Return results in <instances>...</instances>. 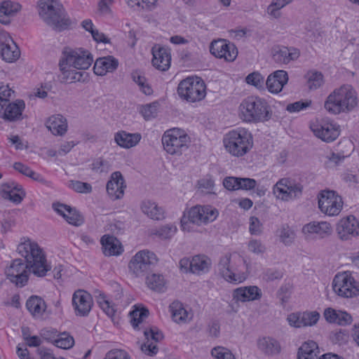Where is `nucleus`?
Segmentation results:
<instances>
[{"mask_svg":"<svg viewBox=\"0 0 359 359\" xmlns=\"http://www.w3.org/2000/svg\"><path fill=\"white\" fill-rule=\"evenodd\" d=\"M146 284L147 287L156 292H163L165 287V280L162 274L151 273L146 277Z\"/></svg>","mask_w":359,"mask_h":359,"instance_id":"a19ab883","label":"nucleus"},{"mask_svg":"<svg viewBox=\"0 0 359 359\" xmlns=\"http://www.w3.org/2000/svg\"><path fill=\"white\" fill-rule=\"evenodd\" d=\"M238 182L239 184V189H243V190H251L253 189L256 185L257 182L255 180L252 178H241L238 177Z\"/></svg>","mask_w":359,"mask_h":359,"instance_id":"774afa93","label":"nucleus"},{"mask_svg":"<svg viewBox=\"0 0 359 359\" xmlns=\"http://www.w3.org/2000/svg\"><path fill=\"white\" fill-rule=\"evenodd\" d=\"M118 65V60L112 56L100 57L96 60L93 70L97 75L103 76L114 71Z\"/></svg>","mask_w":359,"mask_h":359,"instance_id":"2f4dec72","label":"nucleus"},{"mask_svg":"<svg viewBox=\"0 0 359 359\" xmlns=\"http://www.w3.org/2000/svg\"><path fill=\"white\" fill-rule=\"evenodd\" d=\"M38 11L43 20L57 31L66 29L71 25L69 18L57 0H39Z\"/></svg>","mask_w":359,"mask_h":359,"instance_id":"7ed1b4c3","label":"nucleus"},{"mask_svg":"<svg viewBox=\"0 0 359 359\" xmlns=\"http://www.w3.org/2000/svg\"><path fill=\"white\" fill-rule=\"evenodd\" d=\"M142 139L139 133H130L126 130H119L114 134V142L121 148L130 149L137 146Z\"/></svg>","mask_w":359,"mask_h":359,"instance_id":"cd10ccee","label":"nucleus"},{"mask_svg":"<svg viewBox=\"0 0 359 359\" xmlns=\"http://www.w3.org/2000/svg\"><path fill=\"white\" fill-rule=\"evenodd\" d=\"M142 213L154 220H161L165 218V211L156 202L151 200H144L140 203Z\"/></svg>","mask_w":359,"mask_h":359,"instance_id":"7c9ffc66","label":"nucleus"},{"mask_svg":"<svg viewBox=\"0 0 359 359\" xmlns=\"http://www.w3.org/2000/svg\"><path fill=\"white\" fill-rule=\"evenodd\" d=\"M299 56V53L297 49L287 47L274 50L273 53L274 61L280 64H288L290 61L297 60Z\"/></svg>","mask_w":359,"mask_h":359,"instance_id":"f704fd0d","label":"nucleus"},{"mask_svg":"<svg viewBox=\"0 0 359 359\" xmlns=\"http://www.w3.org/2000/svg\"><path fill=\"white\" fill-rule=\"evenodd\" d=\"M311 104V100H299L287 105L286 109L290 113L299 112Z\"/></svg>","mask_w":359,"mask_h":359,"instance_id":"4d7b16f0","label":"nucleus"},{"mask_svg":"<svg viewBox=\"0 0 359 359\" xmlns=\"http://www.w3.org/2000/svg\"><path fill=\"white\" fill-rule=\"evenodd\" d=\"M53 344L62 349H69L74 345V339L69 334L62 332L57 335Z\"/></svg>","mask_w":359,"mask_h":359,"instance_id":"a18cd8bd","label":"nucleus"},{"mask_svg":"<svg viewBox=\"0 0 359 359\" xmlns=\"http://www.w3.org/2000/svg\"><path fill=\"white\" fill-rule=\"evenodd\" d=\"M248 270L245 260L237 253H226L222 256L217 264L219 274L227 282L238 284L247 278V273L242 269Z\"/></svg>","mask_w":359,"mask_h":359,"instance_id":"f03ea898","label":"nucleus"},{"mask_svg":"<svg viewBox=\"0 0 359 359\" xmlns=\"http://www.w3.org/2000/svg\"><path fill=\"white\" fill-rule=\"evenodd\" d=\"M332 288L341 297L352 298L359 295V282L349 271L337 273L333 279Z\"/></svg>","mask_w":359,"mask_h":359,"instance_id":"9d476101","label":"nucleus"},{"mask_svg":"<svg viewBox=\"0 0 359 359\" xmlns=\"http://www.w3.org/2000/svg\"><path fill=\"white\" fill-rule=\"evenodd\" d=\"M287 81L288 75L287 72L277 70L268 76L266 85L268 90H283Z\"/></svg>","mask_w":359,"mask_h":359,"instance_id":"473e14b6","label":"nucleus"},{"mask_svg":"<svg viewBox=\"0 0 359 359\" xmlns=\"http://www.w3.org/2000/svg\"><path fill=\"white\" fill-rule=\"evenodd\" d=\"M45 125L53 135L62 136L67 130V121L61 114H55L50 116L46 121Z\"/></svg>","mask_w":359,"mask_h":359,"instance_id":"c756f323","label":"nucleus"},{"mask_svg":"<svg viewBox=\"0 0 359 359\" xmlns=\"http://www.w3.org/2000/svg\"><path fill=\"white\" fill-rule=\"evenodd\" d=\"M26 307L33 316L41 317L46 311V305L41 297L32 296L27 299Z\"/></svg>","mask_w":359,"mask_h":359,"instance_id":"58836bf2","label":"nucleus"},{"mask_svg":"<svg viewBox=\"0 0 359 359\" xmlns=\"http://www.w3.org/2000/svg\"><path fill=\"white\" fill-rule=\"evenodd\" d=\"M249 222V231L252 235H259L262 232V224L256 217H250Z\"/></svg>","mask_w":359,"mask_h":359,"instance_id":"0e129e2a","label":"nucleus"},{"mask_svg":"<svg viewBox=\"0 0 359 359\" xmlns=\"http://www.w3.org/2000/svg\"><path fill=\"white\" fill-rule=\"evenodd\" d=\"M158 0H126L128 6L136 10H152Z\"/></svg>","mask_w":359,"mask_h":359,"instance_id":"49530a36","label":"nucleus"},{"mask_svg":"<svg viewBox=\"0 0 359 359\" xmlns=\"http://www.w3.org/2000/svg\"><path fill=\"white\" fill-rule=\"evenodd\" d=\"M269 105L259 97H248L239 105V117L246 123L264 122L271 118Z\"/></svg>","mask_w":359,"mask_h":359,"instance_id":"20e7f679","label":"nucleus"},{"mask_svg":"<svg viewBox=\"0 0 359 359\" xmlns=\"http://www.w3.org/2000/svg\"><path fill=\"white\" fill-rule=\"evenodd\" d=\"M157 262L156 255L147 250L137 252L128 264L129 271L136 277L144 276Z\"/></svg>","mask_w":359,"mask_h":359,"instance_id":"9b49d317","label":"nucleus"},{"mask_svg":"<svg viewBox=\"0 0 359 359\" xmlns=\"http://www.w3.org/2000/svg\"><path fill=\"white\" fill-rule=\"evenodd\" d=\"M177 231L174 224H166L161 226L157 231V235L163 239H168L173 236Z\"/></svg>","mask_w":359,"mask_h":359,"instance_id":"bf43d9fd","label":"nucleus"},{"mask_svg":"<svg viewBox=\"0 0 359 359\" xmlns=\"http://www.w3.org/2000/svg\"><path fill=\"white\" fill-rule=\"evenodd\" d=\"M355 91H333L325 102V108L332 114L352 110L358 104Z\"/></svg>","mask_w":359,"mask_h":359,"instance_id":"6e6552de","label":"nucleus"},{"mask_svg":"<svg viewBox=\"0 0 359 359\" xmlns=\"http://www.w3.org/2000/svg\"><path fill=\"white\" fill-rule=\"evenodd\" d=\"M310 129L316 137L325 142L334 141L340 134L339 126L327 118L311 121Z\"/></svg>","mask_w":359,"mask_h":359,"instance_id":"ddd939ff","label":"nucleus"},{"mask_svg":"<svg viewBox=\"0 0 359 359\" xmlns=\"http://www.w3.org/2000/svg\"><path fill=\"white\" fill-rule=\"evenodd\" d=\"M161 142L163 149L168 154L180 156L189 148L191 138L184 130L172 128L164 132Z\"/></svg>","mask_w":359,"mask_h":359,"instance_id":"423d86ee","label":"nucleus"},{"mask_svg":"<svg viewBox=\"0 0 359 359\" xmlns=\"http://www.w3.org/2000/svg\"><path fill=\"white\" fill-rule=\"evenodd\" d=\"M126 187L121 173L118 171L113 172L107 184V191L109 196L113 200L119 199L123 197Z\"/></svg>","mask_w":359,"mask_h":359,"instance_id":"5701e85b","label":"nucleus"},{"mask_svg":"<svg viewBox=\"0 0 359 359\" xmlns=\"http://www.w3.org/2000/svg\"><path fill=\"white\" fill-rule=\"evenodd\" d=\"M103 359H130V356L123 350L113 349L108 351Z\"/></svg>","mask_w":359,"mask_h":359,"instance_id":"e2e57ef3","label":"nucleus"},{"mask_svg":"<svg viewBox=\"0 0 359 359\" xmlns=\"http://www.w3.org/2000/svg\"><path fill=\"white\" fill-rule=\"evenodd\" d=\"M341 311L336 310L332 308H327L325 309L323 316L326 321L330 323H335L338 320L339 313H341Z\"/></svg>","mask_w":359,"mask_h":359,"instance_id":"69168bd1","label":"nucleus"},{"mask_svg":"<svg viewBox=\"0 0 359 359\" xmlns=\"http://www.w3.org/2000/svg\"><path fill=\"white\" fill-rule=\"evenodd\" d=\"M310 90L320 88L324 83V76L320 72L310 70L304 76Z\"/></svg>","mask_w":359,"mask_h":359,"instance_id":"79ce46f5","label":"nucleus"},{"mask_svg":"<svg viewBox=\"0 0 359 359\" xmlns=\"http://www.w3.org/2000/svg\"><path fill=\"white\" fill-rule=\"evenodd\" d=\"M152 65L153 66L161 71H167L171 63V53L170 49L165 47L155 46L152 48Z\"/></svg>","mask_w":359,"mask_h":359,"instance_id":"412c9836","label":"nucleus"},{"mask_svg":"<svg viewBox=\"0 0 359 359\" xmlns=\"http://www.w3.org/2000/svg\"><path fill=\"white\" fill-rule=\"evenodd\" d=\"M210 51L216 57L224 58L228 62L234 61L238 55V50L235 45L224 39L212 41L210 46Z\"/></svg>","mask_w":359,"mask_h":359,"instance_id":"dca6fc26","label":"nucleus"},{"mask_svg":"<svg viewBox=\"0 0 359 359\" xmlns=\"http://www.w3.org/2000/svg\"><path fill=\"white\" fill-rule=\"evenodd\" d=\"M211 355L215 359H236L233 353L223 346L213 348L211 350Z\"/></svg>","mask_w":359,"mask_h":359,"instance_id":"8fccbe9b","label":"nucleus"},{"mask_svg":"<svg viewBox=\"0 0 359 359\" xmlns=\"http://www.w3.org/2000/svg\"><path fill=\"white\" fill-rule=\"evenodd\" d=\"M280 241L285 245H290L294 240L295 233L288 226H283L279 232Z\"/></svg>","mask_w":359,"mask_h":359,"instance_id":"864d4df0","label":"nucleus"},{"mask_svg":"<svg viewBox=\"0 0 359 359\" xmlns=\"http://www.w3.org/2000/svg\"><path fill=\"white\" fill-rule=\"evenodd\" d=\"M93 304L90 294L86 291L79 290L74 292L72 297V305L76 316H86L90 313Z\"/></svg>","mask_w":359,"mask_h":359,"instance_id":"6ab92c4d","label":"nucleus"},{"mask_svg":"<svg viewBox=\"0 0 359 359\" xmlns=\"http://www.w3.org/2000/svg\"><path fill=\"white\" fill-rule=\"evenodd\" d=\"M332 231L331 224L327 222H312L305 224L302 228L304 235H316L320 238L331 235Z\"/></svg>","mask_w":359,"mask_h":359,"instance_id":"393cba45","label":"nucleus"},{"mask_svg":"<svg viewBox=\"0 0 359 359\" xmlns=\"http://www.w3.org/2000/svg\"><path fill=\"white\" fill-rule=\"evenodd\" d=\"M22 6L16 1L4 0L0 2V23L8 25L11 18L20 11Z\"/></svg>","mask_w":359,"mask_h":359,"instance_id":"a878e982","label":"nucleus"},{"mask_svg":"<svg viewBox=\"0 0 359 359\" xmlns=\"http://www.w3.org/2000/svg\"><path fill=\"white\" fill-rule=\"evenodd\" d=\"M69 187L78 193L88 194L92 191V186L89 183L77 180L69 181Z\"/></svg>","mask_w":359,"mask_h":359,"instance_id":"5fc2aeb1","label":"nucleus"},{"mask_svg":"<svg viewBox=\"0 0 359 359\" xmlns=\"http://www.w3.org/2000/svg\"><path fill=\"white\" fill-rule=\"evenodd\" d=\"M283 276V272L275 269H268L263 273V278L266 281H273L281 279Z\"/></svg>","mask_w":359,"mask_h":359,"instance_id":"052dcab7","label":"nucleus"},{"mask_svg":"<svg viewBox=\"0 0 359 359\" xmlns=\"http://www.w3.org/2000/svg\"><path fill=\"white\" fill-rule=\"evenodd\" d=\"M144 335L146 341L141 345L142 351L150 356L156 355L158 351L156 343L163 339V333L156 327H151L144 330Z\"/></svg>","mask_w":359,"mask_h":359,"instance_id":"aec40b11","label":"nucleus"},{"mask_svg":"<svg viewBox=\"0 0 359 359\" xmlns=\"http://www.w3.org/2000/svg\"><path fill=\"white\" fill-rule=\"evenodd\" d=\"M204 81L199 76H191L181 81L177 90H205Z\"/></svg>","mask_w":359,"mask_h":359,"instance_id":"ea45409f","label":"nucleus"},{"mask_svg":"<svg viewBox=\"0 0 359 359\" xmlns=\"http://www.w3.org/2000/svg\"><path fill=\"white\" fill-rule=\"evenodd\" d=\"M262 295V290L255 285L238 287L233 292V299L241 302L258 300Z\"/></svg>","mask_w":359,"mask_h":359,"instance_id":"b1692460","label":"nucleus"},{"mask_svg":"<svg viewBox=\"0 0 359 359\" xmlns=\"http://www.w3.org/2000/svg\"><path fill=\"white\" fill-rule=\"evenodd\" d=\"M257 347L259 351L266 355H276L280 351V345L274 338L264 337L257 340Z\"/></svg>","mask_w":359,"mask_h":359,"instance_id":"c9c22d12","label":"nucleus"},{"mask_svg":"<svg viewBox=\"0 0 359 359\" xmlns=\"http://www.w3.org/2000/svg\"><path fill=\"white\" fill-rule=\"evenodd\" d=\"M303 187L294 180L284 177L280 179L273 187L274 196L280 201H288L299 197L302 193Z\"/></svg>","mask_w":359,"mask_h":359,"instance_id":"f8f14e48","label":"nucleus"},{"mask_svg":"<svg viewBox=\"0 0 359 359\" xmlns=\"http://www.w3.org/2000/svg\"><path fill=\"white\" fill-rule=\"evenodd\" d=\"M13 167L16 171L27 177L32 178L34 181H37L43 184H45L46 182V180L41 175L34 172L29 166L23 164L21 162H15L13 164Z\"/></svg>","mask_w":359,"mask_h":359,"instance_id":"37998d69","label":"nucleus"},{"mask_svg":"<svg viewBox=\"0 0 359 359\" xmlns=\"http://www.w3.org/2000/svg\"><path fill=\"white\" fill-rule=\"evenodd\" d=\"M319 348L314 341L304 342L299 348L298 359H318Z\"/></svg>","mask_w":359,"mask_h":359,"instance_id":"4c0bfd02","label":"nucleus"},{"mask_svg":"<svg viewBox=\"0 0 359 359\" xmlns=\"http://www.w3.org/2000/svg\"><path fill=\"white\" fill-rule=\"evenodd\" d=\"M179 97L188 102L202 100L206 96V91H177Z\"/></svg>","mask_w":359,"mask_h":359,"instance_id":"de8ad7c7","label":"nucleus"},{"mask_svg":"<svg viewBox=\"0 0 359 359\" xmlns=\"http://www.w3.org/2000/svg\"><path fill=\"white\" fill-rule=\"evenodd\" d=\"M264 81V77L258 72L249 74L245 78V82L256 88H262Z\"/></svg>","mask_w":359,"mask_h":359,"instance_id":"603ef678","label":"nucleus"},{"mask_svg":"<svg viewBox=\"0 0 359 359\" xmlns=\"http://www.w3.org/2000/svg\"><path fill=\"white\" fill-rule=\"evenodd\" d=\"M0 53L2 59L8 62L16 61L20 55L19 48L5 31L0 32Z\"/></svg>","mask_w":359,"mask_h":359,"instance_id":"a211bd4d","label":"nucleus"},{"mask_svg":"<svg viewBox=\"0 0 359 359\" xmlns=\"http://www.w3.org/2000/svg\"><path fill=\"white\" fill-rule=\"evenodd\" d=\"M103 253L106 256L118 255L123 252L119 241L114 236L104 235L101 238Z\"/></svg>","mask_w":359,"mask_h":359,"instance_id":"72a5a7b5","label":"nucleus"},{"mask_svg":"<svg viewBox=\"0 0 359 359\" xmlns=\"http://www.w3.org/2000/svg\"><path fill=\"white\" fill-rule=\"evenodd\" d=\"M288 324L295 328L304 327L301 312L292 313L287 317Z\"/></svg>","mask_w":359,"mask_h":359,"instance_id":"680f3d73","label":"nucleus"},{"mask_svg":"<svg viewBox=\"0 0 359 359\" xmlns=\"http://www.w3.org/2000/svg\"><path fill=\"white\" fill-rule=\"evenodd\" d=\"M18 250L25 257V262L21 259H15L6 270L8 279L16 286H24L28 280L30 272L36 276L43 277L51 269L46 262L42 249L37 243H21L18 245Z\"/></svg>","mask_w":359,"mask_h":359,"instance_id":"f257e3e1","label":"nucleus"},{"mask_svg":"<svg viewBox=\"0 0 359 359\" xmlns=\"http://www.w3.org/2000/svg\"><path fill=\"white\" fill-rule=\"evenodd\" d=\"M93 62L92 54L83 48H71L66 47L62 51V57L60 61V67L63 72H68V68L87 69Z\"/></svg>","mask_w":359,"mask_h":359,"instance_id":"0eeeda50","label":"nucleus"},{"mask_svg":"<svg viewBox=\"0 0 359 359\" xmlns=\"http://www.w3.org/2000/svg\"><path fill=\"white\" fill-rule=\"evenodd\" d=\"M212 266L211 259L205 255H195L192 257L191 273L197 275L208 273Z\"/></svg>","mask_w":359,"mask_h":359,"instance_id":"e433bc0d","label":"nucleus"},{"mask_svg":"<svg viewBox=\"0 0 359 359\" xmlns=\"http://www.w3.org/2000/svg\"><path fill=\"white\" fill-rule=\"evenodd\" d=\"M219 215L218 210L210 205H196L192 207L181 220L183 231H190V224H208L215 221Z\"/></svg>","mask_w":359,"mask_h":359,"instance_id":"1a4fd4ad","label":"nucleus"},{"mask_svg":"<svg viewBox=\"0 0 359 359\" xmlns=\"http://www.w3.org/2000/svg\"><path fill=\"white\" fill-rule=\"evenodd\" d=\"M0 223L4 232L9 231L14 225V220L10 212L0 211Z\"/></svg>","mask_w":359,"mask_h":359,"instance_id":"6e6d98bb","label":"nucleus"},{"mask_svg":"<svg viewBox=\"0 0 359 359\" xmlns=\"http://www.w3.org/2000/svg\"><path fill=\"white\" fill-rule=\"evenodd\" d=\"M238 177H226L223 180L224 187L229 191H236L239 189Z\"/></svg>","mask_w":359,"mask_h":359,"instance_id":"338daca9","label":"nucleus"},{"mask_svg":"<svg viewBox=\"0 0 359 359\" xmlns=\"http://www.w3.org/2000/svg\"><path fill=\"white\" fill-rule=\"evenodd\" d=\"M301 316L304 327L315 325L320 318V313L316 311L301 312Z\"/></svg>","mask_w":359,"mask_h":359,"instance_id":"09e8293b","label":"nucleus"},{"mask_svg":"<svg viewBox=\"0 0 359 359\" xmlns=\"http://www.w3.org/2000/svg\"><path fill=\"white\" fill-rule=\"evenodd\" d=\"M336 231L340 240H351L359 235V221L353 215H349L339 220Z\"/></svg>","mask_w":359,"mask_h":359,"instance_id":"f3484780","label":"nucleus"},{"mask_svg":"<svg viewBox=\"0 0 359 359\" xmlns=\"http://www.w3.org/2000/svg\"><path fill=\"white\" fill-rule=\"evenodd\" d=\"M248 249L255 255H262L266 250V247L261 241L252 239L248 242Z\"/></svg>","mask_w":359,"mask_h":359,"instance_id":"13d9d810","label":"nucleus"},{"mask_svg":"<svg viewBox=\"0 0 359 359\" xmlns=\"http://www.w3.org/2000/svg\"><path fill=\"white\" fill-rule=\"evenodd\" d=\"M11 96V91L0 92V107L1 109L5 107L2 118L9 122L22 120V111L25 108V102L22 100H17L9 102Z\"/></svg>","mask_w":359,"mask_h":359,"instance_id":"4468645a","label":"nucleus"},{"mask_svg":"<svg viewBox=\"0 0 359 359\" xmlns=\"http://www.w3.org/2000/svg\"><path fill=\"white\" fill-rule=\"evenodd\" d=\"M97 304L101 309L108 316H113L115 313L114 306L109 301L104 294H100L97 297Z\"/></svg>","mask_w":359,"mask_h":359,"instance_id":"3c124183","label":"nucleus"},{"mask_svg":"<svg viewBox=\"0 0 359 359\" xmlns=\"http://www.w3.org/2000/svg\"><path fill=\"white\" fill-rule=\"evenodd\" d=\"M130 315L131 317V325L134 329H137L139 325L142 323L146 318L148 317L149 310L145 307H136L135 309L130 313Z\"/></svg>","mask_w":359,"mask_h":359,"instance_id":"c03bdc74","label":"nucleus"},{"mask_svg":"<svg viewBox=\"0 0 359 359\" xmlns=\"http://www.w3.org/2000/svg\"><path fill=\"white\" fill-rule=\"evenodd\" d=\"M223 141L227 151L235 156L245 155L253 144L252 134L243 128L229 131L224 136Z\"/></svg>","mask_w":359,"mask_h":359,"instance_id":"39448f33","label":"nucleus"},{"mask_svg":"<svg viewBox=\"0 0 359 359\" xmlns=\"http://www.w3.org/2000/svg\"><path fill=\"white\" fill-rule=\"evenodd\" d=\"M172 319L177 324H186L193 318V313L191 311L187 310L183 304L178 302H173L169 306Z\"/></svg>","mask_w":359,"mask_h":359,"instance_id":"c85d7f7f","label":"nucleus"},{"mask_svg":"<svg viewBox=\"0 0 359 359\" xmlns=\"http://www.w3.org/2000/svg\"><path fill=\"white\" fill-rule=\"evenodd\" d=\"M1 196L4 198L19 204L25 196L22 187L15 182L5 183L1 187Z\"/></svg>","mask_w":359,"mask_h":359,"instance_id":"bb28decb","label":"nucleus"},{"mask_svg":"<svg viewBox=\"0 0 359 359\" xmlns=\"http://www.w3.org/2000/svg\"><path fill=\"white\" fill-rule=\"evenodd\" d=\"M342 198L334 191L323 190L318 196V207L328 216L338 215L343 208Z\"/></svg>","mask_w":359,"mask_h":359,"instance_id":"2eb2a0df","label":"nucleus"},{"mask_svg":"<svg viewBox=\"0 0 359 359\" xmlns=\"http://www.w3.org/2000/svg\"><path fill=\"white\" fill-rule=\"evenodd\" d=\"M53 208L72 225L79 226L83 223V216L75 208L60 203H53Z\"/></svg>","mask_w":359,"mask_h":359,"instance_id":"4be33fe9","label":"nucleus"}]
</instances>
